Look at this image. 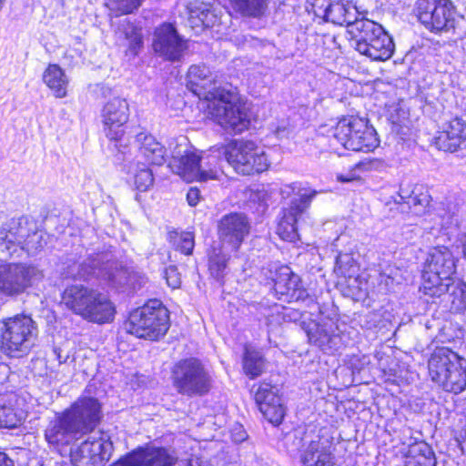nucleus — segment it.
Returning <instances> with one entry per match:
<instances>
[{
    "mask_svg": "<svg viewBox=\"0 0 466 466\" xmlns=\"http://www.w3.org/2000/svg\"><path fill=\"white\" fill-rule=\"evenodd\" d=\"M187 87L200 99L208 102V113L218 125L238 133L248 128V114L238 94L217 86L208 67L193 65L187 71Z\"/></svg>",
    "mask_w": 466,
    "mask_h": 466,
    "instance_id": "obj_1",
    "label": "nucleus"
},
{
    "mask_svg": "<svg viewBox=\"0 0 466 466\" xmlns=\"http://www.w3.org/2000/svg\"><path fill=\"white\" fill-rule=\"evenodd\" d=\"M101 418V406L96 399H78L50 420L45 431V438L52 445H68L93 432Z\"/></svg>",
    "mask_w": 466,
    "mask_h": 466,
    "instance_id": "obj_2",
    "label": "nucleus"
},
{
    "mask_svg": "<svg viewBox=\"0 0 466 466\" xmlns=\"http://www.w3.org/2000/svg\"><path fill=\"white\" fill-rule=\"evenodd\" d=\"M61 304L92 323H110L116 315V307L107 294L83 284L67 286L62 293Z\"/></svg>",
    "mask_w": 466,
    "mask_h": 466,
    "instance_id": "obj_3",
    "label": "nucleus"
},
{
    "mask_svg": "<svg viewBox=\"0 0 466 466\" xmlns=\"http://www.w3.org/2000/svg\"><path fill=\"white\" fill-rule=\"evenodd\" d=\"M130 270L116 261L111 253L100 252L88 255L81 263L69 265L64 274L74 279H99L112 288L126 290Z\"/></svg>",
    "mask_w": 466,
    "mask_h": 466,
    "instance_id": "obj_4",
    "label": "nucleus"
},
{
    "mask_svg": "<svg viewBox=\"0 0 466 466\" xmlns=\"http://www.w3.org/2000/svg\"><path fill=\"white\" fill-rule=\"evenodd\" d=\"M431 380L445 391L459 394L466 390V359L447 347L437 348L428 360Z\"/></svg>",
    "mask_w": 466,
    "mask_h": 466,
    "instance_id": "obj_5",
    "label": "nucleus"
},
{
    "mask_svg": "<svg viewBox=\"0 0 466 466\" xmlns=\"http://www.w3.org/2000/svg\"><path fill=\"white\" fill-rule=\"evenodd\" d=\"M457 260L445 247L434 248L429 253L422 270L421 290L425 295L440 298L449 290L456 273Z\"/></svg>",
    "mask_w": 466,
    "mask_h": 466,
    "instance_id": "obj_6",
    "label": "nucleus"
},
{
    "mask_svg": "<svg viewBox=\"0 0 466 466\" xmlns=\"http://www.w3.org/2000/svg\"><path fill=\"white\" fill-rule=\"evenodd\" d=\"M350 35L356 40V50L372 60L385 61L393 55L392 37L372 20L360 18L351 25Z\"/></svg>",
    "mask_w": 466,
    "mask_h": 466,
    "instance_id": "obj_7",
    "label": "nucleus"
},
{
    "mask_svg": "<svg viewBox=\"0 0 466 466\" xmlns=\"http://www.w3.org/2000/svg\"><path fill=\"white\" fill-rule=\"evenodd\" d=\"M128 333L140 339L157 340L169 329V314L158 299H151L133 310L125 324Z\"/></svg>",
    "mask_w": 466,
    "mask_h": 466,
    "instance_id": "obj_8",
    "label": "nucleus"
},
{
    "mask_svg": "<svg viewBox=\"0 0 466 466\" xmlns=\"http://www.w3.org/2000/svg\"><path fill=\"white\" fill-rule=\"evenodd\" d=\"M217 151L218 154H224L228 165L243 176L262 173L270 166L264 149L251 140L234 139Z\"/></svg>",
    "mask_w": 466,
    "mask_h": 466,
    "instance_id": "obj_9",
    "label": "nucleus"
},
{
    "mask_svg": "<svg viewBox=\"0 0 466 466\" xmlns=\"http://www.w3.org/2000/svg\"><path fill=\"white\" fill-rule=\"evenodd\" d=\"M38 328L33 319L26 315L8 318L1 328L2 348L12 358L27 355L35 345Z\"/></svg>",
    "mask_w": 466,
    "mask_h": 466,
    "instance_id": "obj_10",
    "label": "nucleus"
},
{
    "mask_svg": "<svg viewBox=\"0 0 466 466\" xmlns=\"http://www.w3.org/2000/svg\"><path fill=\"white\" fill-rule=\"evenodd\" d=\"M334 137L344 148L352 151L370 152L380 145L377 132L368 120L353 116L338 122Z\"/></svg>",
    "mask_w": 466,
    "mask_h": 466,
    "instance_id": "obj_11",
    "label": "nucleus"
},
{
    "mask_svg": "<svg viewBox=\"0 0 466 466\" xmlns=\"http://www.w3.org/2000/svg\"><path fill=\"white\" fill-rule=\"evenodd\" d=\"M173 386L179 394L202 396L211 388V377L203 364L190 358L178 361L172 370Z\"/></svg>",
    "mask_w": 466,
    "mask_h": 466,
    "instance_id": "obj_12",
    "label": "nucleus"
},
{
    "mask_svg": "<svg viewBox=\"0 0 466 466\" xmlns=\"http://www.w3.org/2000/svg\"><path fill=\"white\" fill-rule=\"evenodd\" d=\"M413 13L430 32L448 33L455 28L456 7L451 0H417Z\"/></svg>",
    "mask_w": 466,
    "mask_h": 466,
    "instance_id": "obj_13",
    "label": "nucleus"
},
{
    "mask_svg": "<svg viewBox=\"0 0 466 466\" xmlns=\"http://www.w3.org/2000/svg\"><path fill=\"white\" fill-rule=\"evenodd\" d=\"M44 278L37 267L24 263H0V295L16 297Z\"/></svg>",
    "mask_w": 466,
    "mask_h": 466,
    "instance_id": "obj_14",
    "label": "nucleus"
},
{
    "mask_svg": "<svg viewBox=\"0 0 466 466\" xmlns=\"http://www.w3.org/2000/svg\"><path fill=\"white\" fill-rule=\"evenodd\" d=\"M309 13L325 22L347 26L350 34L351 25L360 21L357 7L349 0H308Z\"/></svg>",
    "mask_w": 466,
    "mask_h": 466,
    "instance_id": "obj_15",
    "label": "nucleus"
},
{
    "mask_svg": "<svg viewBox=\"0 0 466 466\" xmlns=\"http://www.w3.org/2000/svg\"><path fill=\"white\" fill-rule=\"evenodd\" d=\"M113 451L110 435L105 431H97L71 451V461L74 466H97L108 461Z\"/></svg>",
    "mask_w": 466,
    "mask_h": 466,
    "instance_id": "obj_16",
    "label": "nucleus"
},
{
    "mask_svg": "<svg viewBox=\"0 0 466 466\" xmlns=\"http://www.w3.org/2000/svg\"><path fill=\"white\" fill-rule=\"evenodd\" d=\"M316 195V190L301 189L299 192V197L293 198L289 206L282 209L277 227V234L283 240L295 242L299 239V225Z\"/></svg>",
    "mask_w": 466,
    "mask_h": 466,
    "instance_id": "obj_17",
    "label": "nucleus"
},
{
    "mask_svg": "<svg viewBox=\"0 0 466 466\" xmlns=\"http://www.w3.org/2000/svg\"><path fill=\"white\" fill-rule=\"evenodd\" d=\"M168 167L173 173L187 182L207 181L216 177V169L206 170L204 166L200 165V157L189 150L187 144H179L175 147Z\"/></svg>",
    "mask_w": 466,
    "mask_h": 466,
    "instance_id": "obj_18",
    "label": "nucleus"
},
{
    "mask_svg": "<svg viewBox=\"0 0 466 466\" xmlns=\"http://www.w3.org/2000/svg\"><path fill=\"white\" fill-rule=\"evenodd\" d=\"M152 46L158 56L170 62L180 61L187 49V40L169 23H164L155 29Z\"/></svg>",
    "mask_w": 466,
    "mask_h": 466,
    "instance_id": "obj_19",
    "label": "nucleus"
},
{
    "mask_svg": "<svg viewBox=\"0 0 466 466\" xmlns=\"http://www.w3.org/2000/svg\"><path fill=\"white\" fill-rule=\"evenodd\" d=\"M309 340L326 353H333L344 345L343 334L337 319L320 317L307 331Z\"/></svg>",
    "mask_w": 466,
    "mask_h": 466,
    "instance_id": "obj_20",
    "label": "nucleus"
},
{
    "mask_svg": "<svg viewBox=\"0 0 466 466\" xmlns=\"http://www.w3.org/2000/svg\"><path fill=\"white\" fill-rule=\"evenodd\" d=\"M177 458L163 447H137L121 457L112 466H175Z\"/></svg>",
    "mask_w": 466,
    "mask_h": 466,
    "instance_id": "obj_21",
    "label": "nucleus"
},
{
    "mask_svg": "<svg viewBox=\"0 0 466 466\" xmlns=\"http://www.w3.org/2000/svg\"><path fill=\"white\" fill-rule=\"evenodd\" d=\"M101 116L106 136L110 140H119L129 118V105L125 98L112 97L104 105Z\"/></svg>",
    "mask_w": 466,
    "mask_h": 466,
    "instance_id": "obj_22",
    "label": "nucleus"
},
{
    "mask_svg": "<svg viewBox=\"0 0 466 466\" xmlns=\"http://www.w3.org/2000/svg\"><path fill=\"white\" fill-rule=\"evenodd\" d=\"M255 400L264 417L272 424L279 425L285 416V407L279 389L269 383H260L255 390Z\"/></svg>",
    "mask_w": 466,
    "mask_h": 466,
    "instance_id": "obj_23",
    "label": "nucleus"
},
{
    "mask_svg": "<svg viewBox=\"0 0 466 466\" xmlns=\"http://www.w3.org/2000/svg\"><path fill=\"white\" fill-rule=\"evenodd\" d=\"M247 218L238 213L224 216L218 224V235L223 245H228L232 250H238L244 238L249 233Z\"/></svg>",
    "mask_w": 466,
    "mask_h": 466,
    "instance_id": "obj_24",
    "label": "nucleus"
},
{
    "mask_svg": "<svg viewBox=\"0 0 466 466\" xmlns=\"http://www.w3.org/2000/svg\"><path fill=\"white\" fill-rule=\"evenodd\" d=\"M273 289L278 299L288 303L304 300L308 297L300 278L286 266L277 271Z\"/></svg>",
    "mask_w": 466,
    "mask_h": 466,
    "instance_id": "obj_25",
    "label": "nucleus"
},
{
    "mask_svg": "<svg viewBox=\"0 0 466 466\" xmlns=\"http://www.w3.org/2000/svg\"><path fill=\"white\" fill-rule=\"evenodd\" d=\"M434 144L438 149L448 152L466 147V121L455 117L443 123L434 137Z\"/></svg>",
    "mask_w": 466,
    "mask_h": 466,
    "instance_id": "obj_26",
    "label": "nucleus"
},
{
    "mask_svg": "<svg viewBox=\"0 0 466 466\" xmlns=\"http://www.w3.org/2000/svg\"><path fill=\"white\" fill-rule=\"evenodd\" d=\"M393 201L400 206L401 211L409 209L416 216H422L429 211L431 197L426 187L416 185L411 190L400 187Z\"/></svg>",
    "mask_w": 466,
    "mask_h": 466,
    "instance_id": "obj_27",
    "label": "nucleus"
},
{
    "mask_svg": "<svg viewBox=\"0 0 466 466\" xmlns=\"http://www.w3.org/2000/svg\"><path fill=\"white\" fill-rule=\"evenodd\" d=\"M30 222L27 218L21 217L3 224L0 228V247H5L9 254L15 253L25 242V237L30 231Z\"/></svg>",
    "mask_w": 466,
    "mask_h": 466,
    "instance_id": "obj_28",
    "label": "nucleus"
},
{
    "mask_svg": "<svg viewBox=\"0 0 466 466\" xmlns=\"http://www.w3.org/2000/svg\"><path fill=\"white\" fill-rule=\"evenodd\" d=\"M301 462L304 466H333L335 461L331 443L317 436V440H312L303 451Z\"/></svg>",
    "mask_w": 466,
    "mask_h": 466,
    "instance_id": "obj_29",
    "label": "nucleus"
},
{
    "mask_svg": "<svg viewBox=\"0 0 466 466\" xmlns=\"http://www.w3.org/2000/svg\"><path fill=\"white\" fill-rule=\"evenodd\" d=\"M140 156L151 165L160 166L166 161L167 150L152 135L141 132L137 135Z\"/></svg>",
    "mask_w": 466,
    "mask_h": 466,
    "instance_id": "obj_30",
    "label": "nucleus"
},
{
    "mask_svg": "<svg viewBox=\"0 0 466 466\" xmlns=\"http://www.w3.org/2000/svg\"><path fill=\"white\" fill-rule=\"evenodd\" d=\"M118 39L125 41L127 54L136 56L143 47L141 28L128 19L123 20L117 30Z\"/></svg>",
    "mask_w": 466,
    "mask_h": 466,
    "instance_id": "obj_31",
    "label": "nucleus"
},
{
    "mask_svg": "<svg viewBox=\"0 0 466 466\" xmlns=\"http://www.w3.org/2000/svg\"><path fill=\"white\" fill-rule=\"evenodd\" d=\"M44 83L52 90L57 98L67 95L68 77L65 71L56 64H50L43 73Z\"/></svg>",
    "mask_w": 466,
    "mask_h": 466,
    "instance_id": "obj_32",
    "label": "nucleus"
},
{
    "mask_svg": "<svg viewBox=\"0 0 466 466\" xmlns=\"http://www.w3.org/2000/svg\"><path fill=\"white\" fill-rule=\"evenodd\" d=\"M405 466H436L434 452L426 442H416L409 448Z\"/></svg>",
    "mask_w": 466,
    "mask_h": 466,
    "instance_id": "obj_33",
    "label": "nucleus"
},
{
    "mask_svg": "<svg viewBox=\"0 0 466 466\" xmlns=\"http://www.w3.org/2000/svg\"><path fill=\"white\" fill-rule=\"evenodd\" d=\"M234 12L245 17L261 18L266 15L268 0H229Z\"/></svg>",
    "mask_w": 466,
    "mask_h": 466,
    "instance_id": "obj_34",
    "label": "nucleus"
},
{
    "mask_svg": "<svg viewBox=\"0 0 466 466\" xmlns=\"http://www.w3.org/2000/svg\"><path fill=\"white\" fill-rule=\"evenodd\" d=\"M459 205L451 200L441 202L437 208L436 215L439 225L443 229L457 228L460 225Z\"/></svg>",
    "mask_w": 466,
    "mask_h": 466,
    "instance_id": "obj_35",
    "label": "nucleus"
},
{
    "mask_svg": "<svg viewBox=\"0 0 466 466\" xmlns=\"http://www.w3.org/2000/svg\"><path fill=\"white\" fill-rule=\"evenodd\" d=\"M265 361L261 353L256 350L246 347L243 358V370L247 376L255 379L262 374Z\"/></svg>",
    "mask_w": 466,
    "mask_h": 466,
    "instance_id": "obj_36",
    "label": "nucleus"
},
{
    "mask_svg": "<svg viewBox=\"0 0 466 466\" xmlns=\"http://www.w3.org/2000/svg\"><path fill=\"white\" fill-rule=\"evenodd\" d=\"M229 255L223 248H213L208 258V270L211 276L217 280H220L226 275L227 265Z\"/></svg>",
    "mask_w": 466,
    "mask_h": 466,
    "instance_id": "obj_37",
    "label": "nucleus"
},
{
    "mask_svg": "<svg viewBox=\"0 0 466 466\" xmlns=\"http://www.w3.org/2000/svg\"><path fill=\"white\" fill-rule=\"evenodd\" d=\"M359 271V265L351 253H339L336 258L334 272L339 278L347 279Z\"/></svg>",
    "mask_w": 466,
    "mask_h": 466,
    "instance_id": "obj_38",
    "label": "nucleus"
},
{
    "mask_svg": "<svg viewBox=\"0 0 466 466\" xmlns=\"http://www.w3.org/2000/svg\"><path fill=\"white\" fill-rule=\"evenodd\" d=\"M131 172L134 175V183L137 190L144 192L153 186L154 175L146 164L137 161L131 167Z\"/></svg>",
    "mask_w": 466,
    "mask_h": 466,
    "instance_id": "obj_39",
    "label": "nucleus"
},
{
    "mask_svg": "<svg viewBox=\"0 0 466 466\" xmlns=\"http://www.w3.org/2000/svg\"><path fill=\"white\" fill-rule=\"evenodd\" d=\"M30 231L25 237V242L20 246V249L26 251L28 254L34 255L41 250L46 244L44 240V233L36 229L35 224L30 222Z\"/></svg>",
    "mask_w": 466,
    "mask_h": 466,
    "instance_id": "obj_40",
    "label": "nucleus"
},
{
    "mask_svg": "<svg viewBox=\"0 0 466 466\" xmlns=\"http://www.w3.org/2000/svg\"><path fill=\"white\" fill-rule=\"evenodd\" d=\"M382 166V162L377 158H366L357 163L348 174H338L337 179L339 182H350L360 177L357 171H370L379 169Z\"/></svg>",
    "mask_w": 466,
    "mask_h": 466,
    "instance_id": "obj_41",
    "label": "nucleus"
},
{
    "mask_svg": "<svg viewBox=\"0 0 466 466\" xmlns=\"http://www.w3.org/2000/svg\"><path fill=\"white\" fill-rule=\"evenodd\" d=\"M451 309L456 312L466 311V283L462 280L450 282L449 290Z\"/></svg>",
    "mask_w": 466,
    "mask_h": 466,
    "instance_id": "obj_42",
    "label": "nucleus"
},
{
    "mask_svg": "<svg viewBox=\"0 0 466 466\" xmlns=\"http://www.w3.org/2000/svg\"><path fill=\"white\" fill-rule=\"evenodd\" d=\"M348 288V295L355 300H360L368 295V283L366 279L358 274L345 279Z\"/></svg>",
    "mask_w": 466,
    "mask_h": 466,
    "instance_id": "obj_43",
    "label": "nucleus"
},
{
    "mask_svg": "<svg viewBox=\"0 0 466 466\" xmlns=\"http://www.w3.org/2000/svg\"><path fill=\"white\" fill-rule=\"evenodd\" d=\"M170 240L176 248L185 255H190L194 249L195 241L192 232H173Z\"/></svg>",
    "mask_w": 466,
    "mask_h": 466,
    "instance_id": "obj_44",
    "label": "nucleus"
},
{
    "mask_svg": "<svg viewBox=\"0 0 466 466\" xmlns=\"http://www.w3.org/2000/svg\"><path fill=\"white\" fill-rule=\"evenodd\" d=\"M226 145L214 146L209 149V153L206 156L200 157V165L204 166L206 170L216 169V177H218L219 163L222 159H225L224 154H218L217 149L225 147Z\"/></svg>",
    "mask_w": 466,
    "mask_h": 466,
    "instance_id": "obj_45",
    "label": "nucleus"
},
{
    "mask_svg": "<svg viewBox=\"0 0 466 466\" xmlns=\"http://www.w3.org/2000/svg\"><path fill=\"white\" fill-rule=\"evenodd\" d=\"M144 0H109L108 7L116 15L131 14L142 5Z\"/></svg>",
    "mask_w": 466,
    "mask_h": 466,
    "instance_id": "obj_46",
    "label": "nucleus"
},
{
    "mask_svg": "<svg viewBox=\"0 0 466 466\" xmlns=\"http://www.w3.org/2000/svg\"><path fill=\"white\" fill-rule=\"evenodd\" d=\"M147 282V278L144 274L131 269L129 272V278L127 283L126 290H139L146 285Z\"/></svg>",
    "mask_w": 466,
    "mask_h": 466,
    "instance_id": "obj_47",
    "label": "nucleus"
},
{
    "mask_svg": "<svg viewBox=\"0 0 466 466\" xmlns=\"http://www.w3.org/2000/svg\"><path fill=\"white\" fill-rule=\"evenodd\" d=\"M165 279L167 280V284L172 289H177L180 286V274L175 266H169L165 269Z\"/></svg>",
    "mask_w": 466,
    "mask_h": 466,
    "instance_id": "obj_48",
    "label": "nucleus"
},
{
    "mask_svg": "<svg viewBox=\"0 0 466 466\" xmlns=\"http://www.w3.org/2000/svg\"><path fill=\"white\" fill-rule=\"evenodd\" d=\"M387 272H383L380 275V284H384L387 289H390L393 288L395 283H399L397 279L398 269L393 268H389Z\"/></svg>",
    "mask_w": 466,
    "mask_h": 466,
    "instance_id": "obj_49",
    "label": "nucleus"
},
{
    "mask_svg": "<svg viewBox=\"0 0 466 466\" xmlns=\"http://www.w3.org/2000/svg\"><path fill=\"white\" fill-rule=\"evenodd\" d=\"M209 9L205 6L203 9L199 11V14L198 13V10H194L193 8L190 9V16L194 17L197 16L203 25L209 26L210 21L208 19V16L210 15Z\"/></svg>",
    "mask_w": 466,
    "mask_h": 466,
    "instance_id": "obj_50",
    "label": "nucleus"
},
{
    "mask_svg": "<svg viewBox=\"0 0 466 466\" xmlns=\"http://www.w3.org/2000/svg\"><path fill=\"white\" fill-rule=\"evenodd\" d=\"M200 199V192L196 187H191L187 194V201L191 207H195L198 204Z\"/></svg>",
    "mask_w": 466,
    "mask_h": 466,
    "instance_id": "obj_51",
    "label": "nucleus"
},
{
    "mask_svg": "<svg viewBox=\"0 0 466 466\" xmlns=\"http://www.w3.org/2000/svg\"><path fill=\"white\" fill-rule=\"evenodd\" d=\"M0 466H15L13 460L4 451H0Z\"/></svg>",
    "mask_w": 466,
    "mask_h": 466,
    "instance_id": "obj_52",
    "label": "nucleus"
},
{
    "mask_svg": "<svg viewBox=\"0 0 466 466\" xmlns=\"http://www.w3.org/2000/svg\"><path fill=\"white\" fill-rule=\"evenodd\" d=\"M459 247L461 248L463 258L466 260V234L461 235L459 239Z\"/></svg>",
    "mask_w": 466,
    "mask_h": 466,
    "instance_id": "obj_53",
    "label": "nucleus"
},
{
    "mask_svg": "<svg viewBox=\"0 0 466 466\" xmlns=\"http://www.w3.org/2000/svg\"><path fill=\"white\" fill-rule=\"evenodd\" d=\"M5 0H0V10H1V9H2V7H3V5H4V2H5Z\"/></svg>",
    "mask_w": 466,
    "mask_h": 466,
    "instance_id": "obj_54",
    "label": "nucleus"
},
{
    "mask_svg": "<svg viewBox=\"0 0 466 466\" xmlns=\"http://www.w3.org/2000/svg\"><path fill=\"white\" fill-rule=\"evenodd\" d=\"M189 466H194V465H193V461H192V460L189 461Z\"/></svg>",
    "mask_w": 466,
    "mask_h": 466,
    "instance_id": "obj_55",
    "label": "nucleus"
}]
</instances>
